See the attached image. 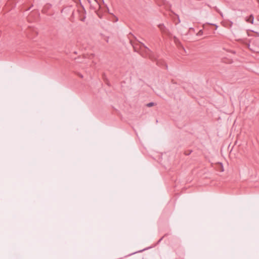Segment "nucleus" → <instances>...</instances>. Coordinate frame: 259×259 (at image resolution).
Masks as SVG:
<instances>
[{
  "label": "nucleus",
  "mask_w": 259,
  "mask_h": 259,
  "mask_svg": "<svg viewBox=\"0 0 259 259\" xmlns=\"http://www.w3.org/2000/svg\"><path fill=\"white\" fill-rule=\"evenodd\" d=\"M85 19V17H84L83 18H81V21H84Z\"/></svg>",
  "instance_id": "11"
},
{
  "label": "nucleus",
  "mask_w": 259,
  "mask_h": 259,
  "mask_svg": "<svg viewBox=\"0 0 259 259\" xmlns=\"http://www.w3.org/2000/svg\"><path fill=\"white\" fill-rule=\"evenodd\" d=\"M258 20H259V18H258Z\"/></svg>",
  "instance_id": "16"
},
{
  "label": "nucleus",
  "mask_w": 259,
  "mask_h": 259,
  "mask_svg": "<svg viewBox=\"0 0 259 259\" xmlns=\"http://www.w3.org/2000/svg\"><path fill=\"white\" fill-rule=\"evenodd\" d=\"M156 64H157V65H159V62H158V61H157Z\"/></svg>",
  "instance_id": "14"
},
{
  "label": "nucleus",
  "mask_w": 259,
  "mask_h": 259,
  "mask_svg": "<svg viewBox=\"0 0 259 259\" xmlns=\"http://www.w3.org/2000/svg\"><path fill=\"white\" fill-rule=\"evenodd\" d=\"M163 237H164V236H163L161 238H160V239L159 240V241H160L163 239Z\"/></svg>",
  "instance_id": "15"
},
{
  "label": "nucleus",
  "mask_w": 259,
  "mask_h": 259,
  "mask_svg": "<svg viewBox=\"0 0 259 259\" xmlns=\"http://www.w3.org/2000/svg\"><path fill=\"white\" fill-rule=\"evenodd\" d=\"M89 3L91 4V6L95 10L99 9L100 7L97 0H93L92 3L89 1Z\"/></svg>",
  "instance_id": "3"
},
{
  "label": "nucleus",
  "mask_w": 259,
  "mask_h": 259,
  "mask_svg": "<svg viewBox=\"0 0 259 259\" xmlns=\"http://www.w3.org/2000/svg\"><path fill=\"white\" fill-rule=\"evenodd\" d=\"M133 48H134V49L135 51V52H137V50H136V47H135V46H133Z\"/></svg>",
  "instance_id": "12"
},
{
  "label": "nucleus",
  "mask_w": 259,
  "mask_h": 259,
  "mask_svg": "<svg viewBox=\"0 0 259 259\" xmlns=\"http://www.w3.org/2000/svg\"><path fill=\"white\" fill-rule=\"evenodd\" d=\"M254 17L252 14H251L249 17L245 18L246 22L253 24Z\"/></svg>",
  "instance_id": "4"
},
{
  "label": "nucleus",
  "mask_w": 259,
  "mask_h": 259,
  "mask_svg": "<svg viewBox=\"0 0 259 259\" xmlns=\"http://www.w3.org/2000/svg\"><path fill=\"white\" fill-rule=\"evenodd\" d=\"M192 150H188L187 151H185L184 154L185 155H189L192 153Z\"/></svg>",
  "instance_id": "7"
},
{
  "label": "nucleus",
  "mask_w": 259,
  "mask_h": 259,
  "mask_svg": "<svg viewBox=\"0 0 259 259\" xmlns=\"http://www.w3.org/2000/svg\"><path fill=\"white\" fill-rule=\"evenodd\" d=\"M155 103H154V102H150V103H148L146 106L148 107H151L154 105H155Z\"/></svg>",
  "instance_id": "6"
},
{
  "label": "nucleus",
  "mask_w": 259,
  "mask_h": 259,
  "mask_svg": "<svg viewBox=\"0 0 259 259\" xmlns=\"http://www.w3.org/2000/svg\"><path fill=\"white\" fill-rule=\"evenodd\" d=\"M190 30H194V28H190Z\"/></svg>",
  "instance_id": "13"
},
{
  "label": "nucleus",
  "mask_w": 259,
  "mask_h": 259,
  "mask_svg": "<svg viewBox=\"0 0 259 259\" xmlns=\"http://www.w3.org/2000/svg\"><path fill=\"white\" fill-rule=\"evenodd\" d=\"M141 46L140 48L142 49L141 47H143L144 48V50L142 51L140 53V54L145 58H149L151 60L154 61L156 60V58L155 57L153 53L144 44L140 43Z\"/></svg>",
  "instance_id": "1"
},
{
  "label": "nucleus",
  "mask_w": 259,
  "mask_h": 259,
  "mask_svg": "<svg viewBox=\"0 0 259 259\" xmlns=\"http://www.w3.org/2000/svg\"><path fill=\"white\" fill-rule=\"evenodd\" d=\"M218 168H219V170L220 171H224V168H223V164L222 163H218Z\"/></svg>",
  "instance_id": "5"
},
{
  "label": "nucleus",
  "mask_w": 259,
  "mask_h": 259,
  "mask_svg": "<svg viewBox=\"0 0 259 259\" xmlns=\"http://www.w3.org/2000/svg\"><path fill=\"white\" fill-rule=\"evenodd\" d=\"M203 33V31L202 30H200L199 31V32L197 33V35H201Z\"/></svg>",
  "instance_id": "8"
},
{
  "label": "nucleus",
  "mask_w": 259,
  "mask_h": 259,
  "mask_svg": "<svg viewBox=\"0 0 259 259\" xmlns=\"http://www.w3.org/2000/svg\"><path fill=\"white\" fill-rule=\"evenodd\" d=\"M158 26L162 33L167 35H170V33L169 32V30L165 27L163 24H160L158 25Z\"/></svg>",
  "instance_id": "2"
},
{
  "label": "nucleus",
  "mask_w": 259,
  "mask_h": 259,
  "mask_svg": "<svg viewBox=\"0 0 259 259\" xmlns=\"http://www.w3.org/2000/svg\"><path fill=\"white\" fill-rule=\"evenodd\" d=\"M174 40H175V41L176 43L177 42V41H179V40H178V39L176 36H175V37H174Z\"/></svg>",
  "instance_id": "9"
},
{
  "label": "nucleus",
  "mask_w": 259,
  "mask_h": 259,
  "mask_svg": "<svg viewBox=\"0 0 259 259\" xmlns=\"http://www.w3.org/2000/svg\"><path fill=\"white\" fill-rule=\"evenodd\" d=\"M78 75L80 77V78H83V75L82 74H81L80 73H78Z\"/></svg>",
  "instance_id": "10"
}]
</instances>
